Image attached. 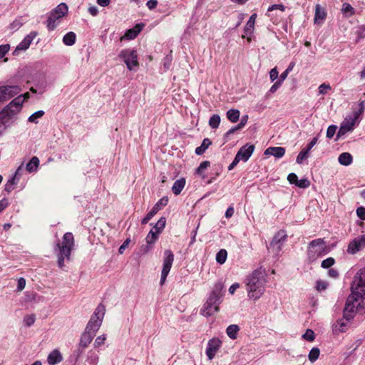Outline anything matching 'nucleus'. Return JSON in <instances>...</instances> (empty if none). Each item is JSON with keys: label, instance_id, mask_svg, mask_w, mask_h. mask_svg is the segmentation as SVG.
<instances>
[{"label": "nucleus", "instance_id": "1", "mask_svg": "<svg viewBox=\"0 0 365 365\" xmlns=\"http://www.w3.org/2000/svg\"><path fill=\"white\" fill-rule=\"evenodd\" d=\"M247 296L253 300L259 299L265 291L267 274L262 267L255 269L245 279Z\"/></svg>", "mask_w": 365, "mask_h": 365}, {"label": "nucleus", "instance_id": "2", "mask_svg": "<svg viewBox=\"0 0 365 365\" xmlns=\"http://www.w3.org/2000/svg\"><path fill=\"white\" fill-rule=\"evenodd\" d=\"M27 98H29V93L19 96L0 112V136L6 130L9 121L21 110L22 105Z\"/></svg>", "mask_w": 365, "mask_h": 365}, {"label": "nucleus", "instance_id": "3", "mask_svg": "<svg viewBox=\"0 0 365 365\" xmlns=\"http://www.w3.org/2000/svg\"><path fill=\"white\" fill-rule=\"evenodd\" d=\"M223 284L217 282L213 290L210 294L201 309V314L206 317L213 315L219 311V306L222 303Z\"/></svg>", "mask_w": 365, "mask_h": 365}, {"label": "nucleus", "instance_id": "4", "mask_svg": "<svg viewBox=\"0 0 365 365\" xmlns=\"http://www.w3.org/2000/svg\"><path fill=\"white\" fill-rule=\"evenodd\" d=\"M74 246V238L71 232H66L63 237L61 243L58 242L54 248V251L58 257V265L60 268L64 267V260L69 259L71 250Z\"/></svg>", "mask_w": 365, "mask_h": 365}, {"label": "nucleus", "instance_id": "5", "mask_svg": "<svg viewBox=\"0 0 365 365\" xmlns=\"http://www.w3.org/2000/svg\"><path fill=\"white\" fill-rule=\"evenodd\" d=\"M105 313L106 307L103 304H98L91 315L85 330L96 335L102 324Z\"/></svg>", "mask_w": 365, "mask_h": 365}, {"label": "nucleus", "instance_id": "6", "mask_svg": "<svg viewBox=\"0 0 365 365\" xmlns=\"http://www.w3.org/2000/svg\"><path fill=\"white\" fill-rule=\"evenodd\" d=\"M328 253L324 239L318 238L311 241L308 245L307 256L310 262H314Z\"/></svg>", "mask_w": 365, "mask_h": 365}, {"label": "nucleus", "instance_id": "7", "mask_svg": "<svg viewBox=\"0 0 365 365\" xmlns=\"http://www.w3.org/2000/svg\"><path fill=\"white\" fill-rule=\"evenodd\" d=\"M351 293L365 298V268L360 269L355 274L351 286Z\"/></svg>", "mask_w": 365, "mask_h": 365}, {"label": "nucleus", "instance_id": "8", "mask_svg": "<svg viewBox=\"0 0 365 365\" xmlns=\"http://www.w3.org/2000/svg\"><path fill=\"white\" fill-rule=\"evenodd\" d=\"M68 9L65 3H61L50 12L47 19V28L49 31L55 29L57 26L56 21L64 16L68 12Z\"/></svg>", "mask_w": 365, "mask_h": 365}, {"label": "nucleus", "instance_id": "9", "mask_svg": "<svg viewBox=\"0 0 365 365\" xmlns=\"http://www.w3.org/2000/svg\"><path fill=\"white\" fill-rule=\"evenodd\" d=\"M359 117V113L354 112L352 115L346 118L339 127L335 140H338L346 133L351 132L355 128Z\"/></svg>", "mask_w": 365, "mask_h": 365}, {"label": "nucleus", "instance_id": "10", "mask_svg": "<svg viewBox=\"0 0 365 365\" xmlns=\"http://www.w3.org/2000/svg\"><path fill=\"white\" fill-rule=\"evenodd\" d=\"M361 298L352 293L347 297L345 307L343 310V315L348 319H353L357 311V307L359 305L358 302L359 299Z\"/></svg>", "mask_w": 365, "mask_h": 365}, {"label": "nucleus", "instance_id": "11", "mask_svg": "<svg viewBox=\"0 0 365 365\" xmlns=\"http://www.w3.org/2000/svg\"><path fill=\"white\" fill-rule=\"evenodd\" d=\"M118 56L123 59L130 71L134 70V68L138 66V56L135 50L123 49Z\"/></svg>", "mask_w": 365, "mask_h": 365}, {"label": "nucleus", "instance_id": "12", "mask_svg": "<svg viewBox=\"0 0 365 365\" xmlns=\"http://www.w3.org/2000/svg\"><path fill=\"white\" fill-rule=\"evenodd\" d=\"M174 261V255L170 250H166L164 252V259L163 269L161 272L160 284L163 285L170 271Z\"/></svg>", "mask_w": 365, "mask_h": 365}, {"label": "nucleus", "instance_id": "13", "mask_svg": "<svg viewBox=\"0 0 365 365\" xmlns=\"http://www.w3.org/2000/svg\"><path fill=\"white\" fill-rule=\"evenodd\" d=\"M168 202V197H163L160 199L155 205L153 206L152 210L143 218L141 223L142 225L147 224L157 212L160 210L163 207L167 205Z\"/></svg>", "mask_w": 365, "mask_h": 365}, {"label": "nucleus", "instance_id": "14", "mask_svg": "<svg viewBox=\"0 0 365 365\" xmlns=\"http://www.w3.org/2000/svg\"><path fill=\"white\" fill-rule=\"evenodd\" d=\"M222 346V341L218 338H212L207 342L205 354L209 360H212Z\"/></svg>", "mask_w": 365, "mask_h": 365}, {"label": "nucleus", "instance_id": "15", "mask_svg": "<svg viewBox=\"0 0 365 365\" xmlns=\"http://www.w3.org/2000/svg\"><path fill=\"white\" fill-rule=\"evenodd\" d=\"M365 247V235H362L351 241L347 247V252L354 255Z\"/></svg>", "mask_w": 365, "mask_h": 365}, {"label": "nucleus", "instance_id": "16", "mask_svg": "<svg viewBox=\"0 0 365 365\" xmlns=\"http://www.w3.org/2000/svg\"><path fill=\"white\" fill-rule=\"evenodd\" d=\"M37 32L32 31L30 34H29L16 47L15 50L13 52L14 56L19 55V51H26L28 49L34 39V38L37 36Z\"/></svg>", "mask_w": 365, "mask_h": 365}, {"label": "nucleus", "instance_id": "17", "mask_svg": "<svg viewBox=\"0 0 365 365\" xmlns=\"http://www.w3.org/2000/svg\"><path fill=\"white\" fill-rule=\"evenodd\" d=\"M287 235L284 230H279L274 236L272 242L269 244L270 248L275 249L277 252H279L282 249V245L287 240Z\"/></svg>", "mask_w": 365, "mask_h": 365}, {"label": "nucleus", "instance_id": "18", "mask_svg": "<svg viewBox=\"0 0 365 365\" xmlns=\"http://www.w3.org/2000/svg\"><path fill=\"white\" fill-rule=\"evenodd\" d=\"M255 148L253 144L247 143L240 148L236 156L240 161L247 162L252 155Z\"/></svg>", "mask_w": 365, "mask_h": 365}, {"label": "nucleus", "instance_id": "19", "mask_svg": "<svg viewBox=\"0 0 365 365\" xmlns=\"http://www.w3.org/2000/svg\"><path fill=\"white\" fill-rule=\"evenodd\" d=\"M352 319H348L344 316L339 319L336 323L333 325V331L334 334H338L346 331L350 327L351 321Z\"/></svg>", "mask_w": 365, "mask_h": 365}, {"label": "nucleus", "instance_id": "20", "mask_svg": "<svg viewBox=\"0 0 365 365\" xmlns=\"http://www.w3.org/2000/svg\"><path fill=\"white\" fill-rule=\"evenodd\" d=\"M318 138L314 137L307 145L305 148H304L300 153L298 154L296 162L298 164H302V162L308 158L309 157V153L311 150V149L316 145L317 143Z\"/></svg>", "mask_w": 365, "mask_h": 365}, {"label": "nucleus", "instance_id": "21", "mask_svg": "<svg viewBox=\"0 0 365 365\" xmlns=\"http://www.w3.org/2000/svg\"><path fill=\"white\" fill-rule=\"evenodd\" d=\"M265 155H272L277 158H282L285 154V148L283 147H269L265 150Z\"/></svg>", "mask_w": 365, "mask_h": 365}, {"label": "nucleus", "instance_id": "22", "mask_svg": "<svg viewBox=\"0 0 365 365\" xmlns=\"http://www.w3.org/2000/svg\"><path fill=\"white\" fill-rule=\"evenodd\" d=\"M94 336V334L84 330L81 336L78 346L82 348H86L91 344Z\"/></svg>", "mask_w": 365, "mask_h": 365}, {"label": "nucleus", "instance_id": "23", "mask_svg": "<svg viewBox=\"0 0 365 365\" xmlns=\"http://www.w3.org/2000/svg\"><path fill=\"white\" fill-rule=\"evenodd\" d=\"M62 360V355L61 352L57 349H54L50 352L47 357V361L49 365H56L60 363Z\"/></svg>", "mask_w": 365, "mask_h": 365}, {"label": "nucleus", "instance_id": "24", "mask_svg": "<svg viewBox=\"0 0 365 365\" xmlns=\"http://www.w3.org/2000/svg\"><path fill=\"white\" fill-rule=\"evenodd\" d=\"M158 237V233L155 232L153 229H152L146 236L145 240L148 245L145 247L143 250L144 252H147L150 249V245L155 243Z\"/></svg>", "mask_w": 365, "mask_h": 365}, {"label": "nucleus", "instance_id": "25", "mask_svg": "<svg viewBox=\"0 0 365 365\" xmlns=\"http://www.w3.org/2000/svg\"><path fill=\"white\" fill-rule=\"evenodd\" d=\"M257 14H252L251 16L250 17L249 20L247 21L245 29L244 32L246 35H251L253 33L254 28H255V20L257 19Z\"/></svg>", "mask_w": 365, "mask_h": 365}, {"label": "nucleus", "instance_id": "26", "mask_svg": "<svg viewBox=\"0 0 365 365\" xmlns=\"http://www.w3.org/2000/svg\"><path fill=\"white\" fill-rule=\"evenodd\" d=\"M3 90L8 96V99L14 97L19 93L21 91V87L19 86H3Z\"/></svg>", "mask_w": 365, "mask_h": 365}, {"label": "nucleus", "instance_id": "27", "mask_svg": "<svg viewBox=\"0 0 365 365\" xmlns=\"http://www.w3.org/2000/svg\"><path fill=\"white\" fill-rule=\"evenodd\" d=\"M185 185V179L184 178H181L176 181H175L173 187L172 191L175 195H178L180 194L182 190H183Z\"/></svg>", "mask_w": 365, "mask_h": 365}, {"label": "nucleus", "instance_id": "28", "mask_svg": "<svg viewBox=\"0 0 365 365\" xmlns=\"http://www.w3.org/2000/svg\"><path fill=\"white\" fill-rule=\"evenodd\" d=\"M338 161L341 165L348 166L353 161L352 155L349 153H342L338 158Z\"/></svg>", "mask_w": 365, "mask_h": 365}, {"label": "nucleus", "instance_id": "29", "mask_svg": "<svg viewBox=\"0 0 365 365\" xmlns=\"http://www.w3.org/2000/svg\"><path fill=\"white\" fill-rule=\"evenodd\" d=\"M326 16L327 13L324 9L319 4H317L315 6L314 23L324 20Z\"/></svg>", "mask_w": 365, "mask_h": 365}, {"label": "nucleus", "instance_id": "30", "mask_svg": "<svg viewBox=\"0 0 365 365\" xmlns=\"http://www.w3.org/2000/svg\"><path fill=\"white\" fill-rule=\"evenodd\" d=\"M38 165V158L36 156H34L30 160V161L26 164V169L29 173H31L37 170Z\"/></svg>", "mask_w": 365, "mask_h": 365}, {"label": "nucleus", "instance_id": "31", "mask_svg": "<svg viewBox=\"0 0 365 365\" xmlns=\"http://www.w3.org/2000/svg\"><path fill=\"white\" fill-rule=\"evenodd\" d=\"M240 331V327L237 324L229 325L226 329V334L231 339H236Z\"/></svg>", "mask_w": 365, "mask_h": 365}, {"label": "nucleus", "instance_id": "32", "mask_svg": "<svg viewBox=\"0 0 365 365\" xmlns=\"http://www.w3.org/2000/svg\"><path fill=\"white\" fill-rule=\"evenodd\" d=\"M341 12L345 17L349 18L355 14V9L349 3H344L342 4Z\"/></svg>", "mask_w": 365, "mask_h": 365}, {"label": "nucleus", "instance_id": "33", "mask_svg": "<svg viewBox=\"0 0 365 365\" xmlns=\"http://www.w3.org/2000/svg\"><path fill=\"white\" fill-rule=\"evenodd\" d=\"M211 144H212V141L209 138H205L202 140L201 145L196 148L195 153L197 155H202Z\"/></svg>", "mask_w": 365, "mask_h": 365}, {"label": "nucleus", "instance_id": "34", "mask_svg": "<svg viewBox=\"0 0 365 365\" xmlns=\"http://www.w3.org/2000/svg\"><path fill=\"white\" fill-rule=\"evenodd\" d=\"M240 111L237 109H230L227 111V118L232 123H236L240 118Z\"/></svg>", "mask_w": 365, "mask_h": 365}, {"label": "nucleus", "instance_id": "35", "mask_svg": "<svg viewBox=\"0 0 365 365\" xmlns=\"http://www.w3.org/2000/svg\"><path fill=\"white\" fill-rule=\"evenodd\" d=\"M19 181V179H16L15 177H11L4 185V190L7 193H10L14 189V185H16Z\"/></svg>", "mask_w": 365, "mask_h": 365}, {"label": "nucleus", "instance_id": "36", "mask_svg": "<svg viewBox=\"0 0 365 365\" xmlns=\"http://www.w3.org/2000/svg\"><path fill=\"white\" fill-rule=\"evenodd\" d=\"M63 42L66 46H72L76 42V34L70 31L67 33L63 38Z\"/></svg>", "mask_w": 365, "mask_h": 365}, {"label": "nucleus", "instance_id": "37", "mask_svg": "<svg viewBox=\"0 0 365 365\" xmlns=\"http://www.w3.org/2000/svg\"><path fill=\"white\" fill-rule=\"evenodd\" d=\"M227 257V252L225 249H221L216 254V261L218 264H222L225 262Z\"/></svg>", "mask_w": 365, "mask_h": 365}, {"label": "nucleus", "instance_id": "38", "mask_svg": "<svg viewBox=\"0 0 365 365\" xmlns=\"http://www.w3.org/2000/svg\"><path fill=\"white\" fill-rule=\"evenodd\" d=\"M98 355L97 353L93 351L88 352L87 362L88 365H97L98 363Z\"/></svg>", "mask_w": 365, "mask_h": 365}, {"label": "nucleus", "instance_id": "39", "mask_svg": "<svg viewBox=\"0 0 365 365\" xmlns=\"http://www.w3.org/2000/svg\"><path fill=\"white\" fill-rule=\"evenodd\" d=\"M220 116L217 114L212 115L209 120V125L214 129L219 127L220 123Z\"/></svg>", "mask_w": 365, "mask_h": 365}, {"label": "nucleus", "instance_id": "40", "mask_svg": "<svg viewBox=\"0 0 365 365\" xmlns=\"http://www.w3.org/2000/svg\"><path fill=\"white\" fill-rule=\"evenodd\" d=\"M166 220L165 217H160L158 221L155 223V226L153 227V230L157 232L160 233L165 227V226Z\"/></svg>", "mask_w": 365, "mask_h": 365}, {"label": "nucleus", "instance_id": "41", "mask_svg": "<svg viewBox=\"0 0 365 365\" xmlns=\"http://www.w3.org/2000/svg\"><path fill=\"white\" fill-rule=\"evenodd\" d=\"M320 350L317 347L312 348L309 353V360L311 362H314L319 356Z\"/></svg>", "mask_w": 365, "mask_h": 365}, {"label": "nucleus", "instance_id": "42", "mask_svg": "<svg viewBox=\"0 0 365 365\" xmlns=\"http://www.w3.org/2000/svg\"><path fill=\"white\" fill-rule=\"evenodd\" d=\"M44 111L43 110H38L35 113H34L32 115H31L29 118H28V120L31 123H38V119L41 118L43 115H44Z\"/></svg>", "mask_w": 365, "mask_h": 365}, {"label": "nucleus", "instance_id": "43", "mask_svg": "<svg viewBox=\"0 0 365 365\" xmlns=\"http://www.w3.org/2000/svg\"><path fill=\"white\" fill-rule=\"evenodd\" d=\"M210 165V163L207 160L202 161L200 163L198 168L196 169V173L199 175H202L205 170H206Z\"/></svg>", "mask_w": 365, "mask_h": 365}, {"label": "nucleus", "instance_id": "44", "mask_svg": "<svg viewBox=\"0 0 365 365\" xmlns=\"http://www.w3.org/2000/svg\"><path fill=\"white\" fill-rule=\"evenodd\" d=\"M302 338L308 341H313L315 339V334L313 330L308 329L302 335Z\"/></svg>", "mask_w": 365, "mask_h": 365}, {"label": "nucleus", "instance_id": "45", "mask_svg": "<svg viewBox=\"0 0 365 365\" xmlns=\"http://www.w3.org/2000/svg\"><path fill=\"white\" fill-rule=\"evenodd\" d=\"M356 41L365 38V25H361L358 27L356 32Z\"/></svg>", "mask_w": 365, "mask_h": 365}, {"label": "nucleus", "instance_id": "46", "mask_svg": "<svg viewBox=\"0 0 365 365\" xmlns=\"http://www.w3.org/2000/svg\"><path fill=\"white\" fill-rule=\"evenodd\" d=\"M335 263V259L333 257H328L322 262L321 266L324 269L330 268Z\"/></svg>", "mask_w": 365, "mask_h": 365}, {"label": "nucleus", "instance_id": "47", "mask_svg": "<svg viewBox=\"0 0 365 365\" xmlns=\"http://www.w3.org/2000/svg\"><path fill=\"white\" fill-rule=\"evenodd\" d=\"M329 283L324 280H317L316 282V289L317 291H324L327 289Z\"/></svg>", "mask_w": 365, "mask_h": 365}, {"label": "nucleus", "instance_id": "48", "mask_svg": "<svg viewBox=\"0 0 365 365\" xmlns=\"http://www.w3.org/2000/svg\"><path fill=\"white\" fill-rule=\"evenodd\" d=\"M24 24V21L21 19V17L19 19H15L11 24L10 29L13 31L18 30L22 25Z\"/></svg>", "mask_w": 365, "mask_h": 365}, {"label": "nucleus", "instance_id": "49", "mask_svg": "<svg viewBox=\"0 0 365 365\" xmlns=\"http://www.w3.org/2000/svg\"><path fill=\"white\" fill-rule=\"evenodd\" d=\"M310 185V182L307 178L298 180L296 186L300 188H307Z\"/></svg>", "mask_w": 365, "mask_h": 365}, {"label": "nucleus", "instance_id": "50", "mask_svg": "<svg viewBox=\"0 0 365 365\" xmlns=\"http://www.w3.org/2000/svg\"><path fill=\"white\" fill-rule=\"evenodd\" d=\"M331 88L329 84L324 83L319 86L318 90L319 94L324 95L327 93V92L330 91Z\"/></svg>", "mask_w": 365, "mask_h": 365}, {"label": "nucleus", "instance_id": "51", "mask_svg": "<svg viewBox=\"0 0 365 365\" xmlns=\"http://www.w3.org/2000/svg\"><path fill=\"white\" fill-rule=\"evenodd\" d=\"M137 36L138 34H136L135 31L130 29L125 32L123 38H126L128 40H131L134 39Z\"/></svg>", "mask_w": 365, "mask_h": 365}, {"label": "nucleus", "instance_id": "52", "mask_svg": "<svg viewBox=\"0 0 365 365\" xmlns=\"http://www.w3.org/2000/svg\"><path fill=\"white\" fill-rule=\"evenodd\" d=\"M106 339V334H102L101 336H98L96 339L95 342H94L95 347H99L101 345H103L105 343Z\"/></svg>", "mask_w": 365, "mask_h": 365}, {"label": "nucleus", "instance_id": "53", "mask_svg": "<svg viewBox=\"0 0 365 365\" xmlns=\"http://www.w3.org/2000/svg\"><path fill=\"white\" fill-rule=\"evenodd\" d=\"M336 129H337L336 125H329L327 130V138H331L336 133Z\"/></svg>", "mask_w": 365, "mask_h": 365}, {"label": "nucleus", "instance_id": "54", "mask_svg": "<svg viewBox=\"0 0 365 365\" xmlns=\"http://www.w3.org/2000/svg\"><path fill=\"white\" fill-rule=\"evenodd\" d=\"M10 49L9 44L0 45V58H2L9 52Z\"/></svg>", "mask_w": 365, "mask_h": 365}, {"label": "nucleus", "instance_id": "55", "mask_svg": "<svg viewBox=\"0 0 365 365\" xmlns=\"http://www.w3.org/2000/svg\"><path fill=\"white\" fill-rule=\"evenodd\" d=\"M277 9L280 10L281 11H284L285 10V6L283 4H273L268 8L267 12H270Z\"/></svg>", "mask_w": 365, "mask_h": 365}, {"label": "nucleus", "instance_id": "56", "mask_svg": "<svg viewBox=\"0 0 365 365\" xmlns=\"http://www.w3.org/2000/svg\"><path fill=\"white\" fill-rule=\"evenodd\" d=\"M287 180L290 184H294L296 185L298 181V177L295 173H292L288 175Z\"/></svg>", "mask_w": 365, "mask_h": 365}, {"label": "nucleus", "instance_id": "57", "mask_svg": "<svg viewBox=\"0 0 365 365\" xmlns=\"http://www.w3.org/2000/svg\"><path fill=\"white\" fill-rule=\"evenodd\" d=\"M24 321L27 327H31L35 322V317L34 315L26 316Z\"/></svg>", "mask_w": 365, "mask_h": 365}, {"label": "nucleus", "instance_id": "58", "mask_svg": "<svg viewBox=\"0 0 365 365\" xmlns=\"http://www.w3.org/2000/svg\"><path fill=\"white\" fill-rule=\"evenodd\" d=\"M24 170V164L21 163L19 168L16 169L15 173L14 174L13 177H15L16 179H20V177L21 176Z\"/></svg>", "mask_w": 365, "mask_h": 365}, {"label": "nucleus", "instance_id": "59", "mask_svg": "<svg viewBox=\"0 0 365 365\" xmlns=\"http://www.w3.org/2000/svg\"><path fill=\"white\" fill-rule=\"evenodd\" d=\"M238 130H240V129L236 125V126H234V127L231 128L226 133H225V135H224L225 143L228 141V137L231 134H233L235 132H236Z\"/></svg>", "mask_w": 365, "mask_h": 365}, {"label": "nucleus", "instance_id": "60", "mask_svg": "<svg viewBox=\"0 0 365 365\" xmlns=\"http://www.w3.org/2000/svg\"><path fill=\"white\" fill-rule=\"evenodd\" d=\"M357 216L362 220H365V207H359L356 209Z\"/></svg>", "mask_w": 365, "mask_h": 365}, {"label": "nucleus", "instance_id": "61", "mask_svg": "<svg viewBox=\"0 0 365 365\" xmlns=\"http://www.w3.org/2000/svg\"><path fill=\"white\" fill-rule=\"evenodd\" d=\"M278 75H279V73H278L277 68H274L271 69V71H269V78H270L271 81L272 82L274 81L278 78Z\"/></svg>", "mask_w": 365, "mask_h": 365}, {"label": "nucleus", "instance_id": "62", "mask_svg": "<svg viewBox=\"0 0 365 365\" xmlns=\"http://www.w3.org/2000/svg\"><path fill=\"white\" fill-rule=\"evenodd\" d=\"M25 286H26V280L24 278L21 277L18 280L17 290L18 291L23 290L25 288Z\"/></svg>", "mask_w": 365, "mask_h": 365}, {"label": "nucleus", "instance_id": "63", "mask_svg": "<svg viewBox=\"0 0 365 365\" xmlns=\"http://www.w3.org/2000/svg\"><path fill=\"white\" fill-rule=\"evenodd\" d=\"M247 120H248V115H243L241 118L240 123L238 125H237V128L240 130L242 129L247 123Z\"/></svg>", "mask_w": 365, "mask_h": 365}, {"label": "nucleus", "instance_id": "64", "mask_svg": "<svg viewBox=\"0 0 365 365\" xmlns=\"http://www.w3.org/2000/svg\"><path fill=\"white\" fill-rule=\"evenodd\" d=\"M282 86V83L280 81H277L270 88L269 92L274 93H275L278 88Z\"/></svg>", "mask_w": 365, "mask_h": 365}]
</instances>
